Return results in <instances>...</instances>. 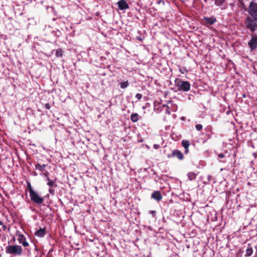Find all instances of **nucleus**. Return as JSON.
<instances>
[{
	"label": "nucleus",
	"mask_w": 257,
	"mask_h": 257,
	"mask_svg": "<svg viewBox=\"0 0 257 257\" xmlns=\"http://www.w3.org/2000/svg\"><path fill=\"white\" fill-rule=\"evenodd\" d=\"M218 156L220 158H223L224 157V155L222 153L219 154Z\"/></svg>",
	"instance_id": "26"
},
{
	"label": "nucleus",
	"mask_w": 257,
	"mask_h": 257,
	"mask_svg": "<svg viewBox=\"0 0 257 257\" xmlns=\"http://www.w3.org/2000/svg\"><path fill=\"white\" fill-rule=\"evenodd\" d=\"M168 158L176 157L179 160H182L184 159V156L182 153L178 150H174L173 151L172 154H169L167 156Z\"/></svg>",
	"instance_id": "5"
},
{
	"label": "nucleus",
	"mask_w": 257,
	"mask_h": 257,
	"mask_svg": "<svg viewBox=\"0 0 257 257\" xmlns=\"http://www.w3.org/2000/svg\"><path fill=\"white\" fill-rule=\"evenodd\" d=\"M18 240L20 243H21L24 246L27 247L29 245V243L26 241L25 236L22 234L18 235Z\"/></svg>",
	"instance_id": "7"
},
{
	"label": "nucleus",
	"mask_w": 257,
	"mask_h": 257,
	"mask_svg": "<svg viewBox=\"0 0 257 257\" xmlns=\"http://www.w3.org/2000/svg\"><path fill=\"white\" fill-rule=\"evenodd\" d=\"M160 147V146L158 145H157V144H155L154 145V148L155 149H159Z\"/></svg>",
	"instance_id": "28"
},
{
	"label": "nucleus",
	"mask_w": 257,
	"mask_h": 257,
	"mask_svg": "<svg viewBox=\"0 0 257 257\" xmlns=\"http://www.w3.org/2000/svg\"><path fill=\"white\" fill-rule=\"evenodd\" d=\"M175 83L179 91H188L190 89V84L188 81H182L178 78L175 80Z\"/></svg>",
	"instance_id": "3"
},
{
	"label": "nucleus",
	"mask_w": 257,
	"mask_h": 257,
	"mask_svg": "<svg viewBox=\"0 0 257 257\" xmlns=\"http://www.w3.org/2000/svg\"><path fill=\"white\" fill-rule=\"evenodd\" d=\"M28 188H29V193L30 194V189H33L30 183H28Z\"/></svg>",
	"instance_id": "27"
},
{
	"label": "nucleus",
	"mask_w": 257,
	"mask_h": 257,
	"mask_svg": "<svg viewBox=\"0 0 257 257\" xmlns=\"http://www.w3.org/2000/svg\"><path fill=\"white\" fill-rule=\"evenodd\" d=\"M169 109H168V108H167V109H166V112H167L168 114H170V111H169Z\"/></svg>",
	"instance_id": "31"
},
{
	"label": "nucleus",
	"mask_w": 257,
	"mask_h": 257,
	"mask_svg": "<svg viewBox=\"0 0 257 257\" xmlns=\"http://www.w3.org/2000/svg\"><path fill=\"white\" fill-rule=\"evenodd\" d=\"M48 174H49V173L47 172H46V173H44V175L45 176H46V177L47 178V177H48Z\"/></svg>",
	"instance_id": "29"
},
{
	"label": "nucleus",
	"mask_w": 257,
	"mask_h": 257,
	"mask_svg": "<svg viewBox=\"0 0 257 257\" xmlns=\"http://www.w3.org/2000/svg\"><path fill=\"white\" fill-rule=\"evenodd\" d=\"M128 86V82L127 81L121 82L120 83V87L122 89L126 88Z\"/></svg>",
	"instance_id": "20"
},
{
	"label": "nucleus",
	"mask_w": 257,
	"mask_h": 257,
	"mask_svg": "<svg viewBox=\"0 0 257 257\" xmlns=\"http://www.w3.org/2000/svg\"><path fill=\"white\" fill-rule=\"evenodd\" d=\"M45 107L47 109H50V108H51V105L49 104V103H46L45 104Z\"/></svg>",
	"instance_id": "24"
},
{
	"label": "nucleus",
	"mask_w": 257,
	"mask_h": 257,
	"mask_svg": "<svg viewBox=\"0 0 257 257\" xmlns=\"http://www.w3.org/2000/svg\"><path fill=\"white\" fill-rule=\"evenodd\" d=\"M254 156V158H256L257 157V154H253Z\"/></svg>",
	"instance_id": "33"
},
{
	"label": "nucleus",
	"mask_w": 257,
	"mask_h": 257,
	"mask_svg": "<svg viewBox=\"0 0 257 257\" xmlns=\"http://www.w3.org/2000/svg\"><path fill=\"white\" fill-rule=\"evenodd\" d=\"M6 251L7 253L11 254L21 255L22 254L23 250L20 245H9L6 248Z\"/></svg>",
	"instance_id": "2"
},
{
	"label": "nucleus",
	"mask_w": 257,
	"mask_h": 257,
	"mask_svg": "<svg viewBox=\"0 0 257 257\" xmlns=\"http://www.w3.org/2000/svg\"><path fill=\"white\" fill-rule=\"evenodd\" d=\"M248 45L251 51L254 50L257 48V36L252 37L248 42Z\"/></svg>",
	"instance_id": "6"
},
{
	"label": "nucleus",
	"mask_w": 257,
	"mask_h": 257,
	"mask_svg": "<svg viewBox=\"0 0 257 257\" xmlns=\"http://www.w3.org/2000/svg\"><path fill=\"white\" fill-rule=\"evenodd\" d=\"M0 225L3 226V229L4 230H6L7 229V226L4 224L3 222L1 220H0Z\"/></svg>",
	"instance_id": "22"
},
{
	"label": "nucleus",
	"mask_w": 257,
	"mask_h": 257,
	"mask_svg": "<svg viewBox=\"0 0 257 257\" xmlns=\"http://www.w3.org/2000/svg\"><path fill=\"white\" fill-rule=\"evenodd\" d=\"M46 234V229L45 227L40 228L38 230L36 231L35 235L39 237H43Z\"/></svg>",
	"instance_id": "11"
},
{
	"label": "nucleus",
	"mask_w": 257,
	"mask_h": 257,
	"mask_svg": "<svg viewBox=\"0 0 257 257\" xmlns=\"http://www.w3.org/2000/svg\"><path fill=\"white\" fill-rule=\"evenodd\" d=\"M139 115L137 113H133L131 115V119L133 122H136L139 119Z\"/></svg>",
	"instance_id": "14"
},
{
	"label": "nucleus",
	"mask_w": 257,
	"mask_h": 257,
	"mask_svg": "<svg viewBox=\"0 0 257 257\" xmlns=\"http://www.w3.org/2000/svg\"><path fill=\"white\" fill-rule=\"evenodd\" d=\"M181 144L185 149V154H187L189 153V147L190 145V142L188 140H183Z\"/></svg>",
	"instance_id": "10"
},
{
	"label": "nucleus",
	"mask_w": 257,
	"mask_h": 257,
	"mask_svg": "<svg viewBox=\"0 0 257 257\" xmlns=\"http://www.w3.org/2000/svg\"><path fill=\"white\" fill-rule=\"evenodd\" d=\"M195 128L197 131H200L202 129L203 126L201 124H197L195 125Z\"/></svg>",
	"instance_id": "21"
},
{
	"label": "nucleus",
	"mask_w": 257,
	"mask_h": 257,
	"mask_svg": "<svg viewBox=\"0 0 257 257\" xmlns=\"http://www.w3.org/2000/svg\"><path fill=\"white\" fill-rule=\"evenodd\" d=\"M30 197L33 202L38 204H41L44 201V198L40 197L33 189H30Z\"/></svg>",
	"instance_id": "4"
},
{
	"label": "nucleus",
	"mask_w": 257,
	"mask_h": 257,
	"mask_svg": "<svg viewBox=\"0 0 257 257\" xmlns=\"http://www.w3.org/2000/svg\"><path fill=\"white\" fill-rule=\"evenodd\" d=\"M46 167V165L44 164L43 165H41L39 163H37L35 166L36 169L39 170L41 171H44Z\"/></svg>",
	"instance_id": "15"
},
{
	"label": "nucleus",
	"mask_w": 257,
	"mask_h": 257,
	"mask_svg": "<svg viewBox=\"0 0 257 257\" xmlns=\"http://www.w3.org/2000/svg\"><path fill=\"white\" fill-rule=\"evenodd\" d=\"M63 54V51L62 49L59 48L56 50L55 55L57 57H61Z\"/></svg>",
	"instance_id": "16"
},
{
	"label": "nucleus",
	"mask_w": 257,
	"mask_h": 257,
	"mask_svg": "<svg viewBox=\"0 0 257 257\" xmlns=\"http://www.w3.org/2000/svg\"><path fill=\"white\" fill-rule=\"evenodd\" d=\"M136 39L141 41V42H142L144 38H142L141 36H137L136 37Z\"/></svg>",
	"instance_id": "25"
},
{
	"label": "nucleus",
	"mask_w": 257,
	"mask_h": 257,
	"mask_svg": "<svg viewBox=\"0 0 257 257\" xmlns=\"http://www.w3.org/2000/svg\"><path fill=\"white\" fill-rule=\"evenodd\" d=\"M253 252L252 247L251 246L250 244H248L247 248L246 250L245 256L247 257L250 256Z\"/></svg>",
	"instance_id": "13"
},
{
	"label": "nucleus",
	"mask_w": 257,
	"mask_h": 257,
	"mask_svg": "<svg viewBox=\"0 0 257 257\" xmlns=\"http://www.w3.org/2000/svg\"><path fill=\"white\" fill-rule=\"evenodd\" d=\"M242 6L243 7V8L244 10L245 11H246V9H245V5H244V4L243 3H242Z\"/></svg>",
	"instance_id": "32"
},
{
	"label": "nucleus",
	"mask_w": 257,
	"mask_h": 257,
	"mask_svg": "<svg viewBox=\"0 0 257 257\" xmlns=\"http://www.w3.org/2000/svg\"><path fill=\"white\" fill-rule=\"evenodd\" d=\"M152 198L155 199L157 201H160L162 199V195L160 191H154L151 195Z\"/></svg>",
	"instance_id": "9"
},
{
	"label": "nucleus",
	"mask_w": 257,
	"mask_h": 257,
	"mask_svg": "<svg viewBox=\"0 0 257 257\" xmlns=\"http://www.w3.org/2000/svg\"><path fill=\"white\" fill-rule=\"evenodd\" d=\"M204 19L206 23L210 25H213L216 21V19L214 17H204Z\"/></svg>",
	"instance_id": "12"
},
{
	"label": "nucleus",
	"mask_w": 257,
	"mask_h": 257,
	"mask_svg": "<svg viewBox=\"0 0 257 257\" xmlns=\"http://www.w3.org/2000/svg\"><path fill=\"white\" fill-rule=\"evenodd\" d=\"M136 98L138 100H140L142 98V94L141 93H137L136 95Z\"/></svg>",
	"instance_id": "23"
},
{
	"label": "nucleus",
	"mask_w": 257,
	"mask_h": 257,
	"mask_svg": "<svg viewBox=\"0 0 257 257\" xmlns=\"http://www.w3.org/2000/svg\"><path fill=\"white\" fill-rule=\"evenodd\" d=\"M163 107H166V108H167L168 109H169V107L167 105H166V104H164V105H163Z\"/></svg>",
	"instance_id": "30"
},
{
	"label": "nucleus",
	"mask_w": 257,
	"mask_h": 257,
	"mask_svg": "<svg viewBox=\"0 0 257 257\" xmlns=\"http://www.w3.org/2000/svg\"><path fill=\"white\" fill-rule=\"evenodd\" d=\"M225 2V0H215V4L217 6H221Z\"/></svg>",
	"instance_id": "18"
},
{
	"label": "nucleus",
	"mask_w": 257,
	"mask_h": 257,
	"mask_svg": "<svg viewBox=\"0 0 257 257\" xmlns=\"http://www.w3.org/2000/svg\"><path fill=\"white\" fill-rule=\"evenodd\" d=\"M47 180L48 181L47 185H49L50 187H53V186H57V185H55L54 183V181L53 180H50L49 177H47Z\"/></svg>",
	"instance_id": "19"
},
{
	"label": "nucleus",
	"mask_w": 257,
	"mask_h": 257,
	"mask_svg": "<svg viewBox=\"0 0 257 257\" xmlns=\"http://www.w3.org/2000/svg\"><path fill=\"white\" fill-rule=\"evenodd\" d=\"M118 8L121 10H125L129 8L128 4L125 0H120L117 2Z\"/></svg>",
	"instance_id": "8"
},
{
	"label": "nucleus",
	"mask_w": 257,
	"mask_h": 257,
	"mask_svg": "<svg viewBox=\"0 0 257 257\" xmlns=\"http://www.w3.org/2000/svg\"><path fill=\"white\" fill-rule=\"evenodd\" d=\"M187 176L190 180H193L196 178V175L193 172H190Z\"/></svg>",
	"instance_id": "17"
},
{
	"label": "nucleus",
	"mask_w": 257,
	"mask_h": 257,
	"mask_svg": "<svg viewBox=\"0 0 257 257\" xmlns=\"http://www.w3.org/2000/svg\"><path fill=\"white\" fill-rule=\"evenodd\" d=\"M250 16H247L244 24L246 29L253 33L257 28V3L251 2L247 10Z\"/></svg>",
	"instance_id": "1"
}]
</instances>
